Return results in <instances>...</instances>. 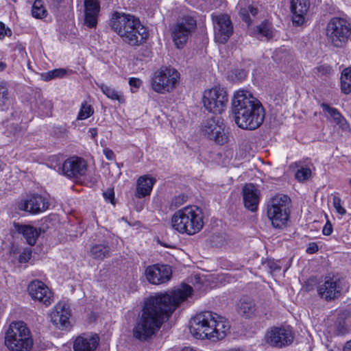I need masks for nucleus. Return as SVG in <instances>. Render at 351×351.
Segmentation results:
<instances>
[{
  "label": "nucleus",
  "instance_id": "3c124183",
  "mask_svg": "<svg viewBox=\"0 0 351 351\" xmlns=\"http://www.w3.org/2000/svg\"><path fill=\"white\" fill-rule=\"evenodd\" d=\"M332 232V226L329 221H327L325 226L323 228L322 233L324 235L329 236Z\"/></svg>",
  "mask_w": 351,
  "mask_h": 351
},
{
  "label": "nucleus",
  "instance_id": "f257e3e1",
  "mask_svg": "<svg viewBox=\"0 0 351 351\" xmlns=\"http://www.w3.org/2000/svg\"><path fill=\"white\" fill-rule=\"evenodd\" d=\"M192 292V287L184 284L171 291L149 297L132 328L133 337L141 342L150 340L165 320L181 302L191 295Z\"/></svg>",
  "mask_w": 351,
  "mask_h": 351
},
{
  "label": "nucleus",
  "instance_id": "5fc2aeb1",
  "mask_svg": "<svg viewBox=\"0 0 351 351\" xmlns=\"http://www.w3.org/2000/svg\"><path fill=\"white\" fill-rule=\"evenodd\" d=\"M88 132L93 138L97 135V130L95 128H90Z\"/></svg>",
  "mask_w": 351,
  "mask_h": 351
},
{
  "label": "nucleus",
  "instance_id": "f8f14e48",
  "mask_svg": "<svg viewBox=\"0 0 351 351\" xmlns=\"http://www.w3.org/2000/svg\"><path fill=\"white\" fill-rule=\"evenodd\" d=\"M225 123L220 117H213L205 120L202 125V132L204 136L219 145H225L229 141V134L225 131Z\"/></svg>",
  "mask_w": 351,
  "mask_h": 351
},
{
  "label": "nucleus",
  "instance_id": "a878e982",
  "mask_svg": "<svg viewBox=\"0 0 351 351\" xmlns=\"http://www.w3.org/2000/svg\"><path fill=\"white\" fill-rule=\"evenodd\" d=\"M156 180L148 175L142 176L136 181V187L134 195L137 198H143L149 196L152 191Z\"/></svg>",
  "mask_w": 351,
  "mask_h": 351
},
{
  "label": "nucleus",
  "instance_id": "2f4dec72",
  "mask_svg": "<svg viewBox=\"0 0 351 351\" xmlns=\"http://www.w3.org/2000/svg\"><path fill=\"white\" fill-rule=\"evenodd\" d=\"M99 87L107 97L112 100H117L120 103L125 101L124 97L114 88L104 84H100Z\"/></svg>",
  "mask_w": 351,
  "mask_h": 351
},
{
  "label": "nucleus",
  "instance_id": "37998d69",
  "mask_svg": "<svg viewBox=\"0 0 351 351\" xmlns=\"http://www.w3.org/2000/svg\"><path fill=\"white\" fill-rule=\"evenodd\" d=\"M341 91L345 94H349L351 93V82L349 80L341 82Z\"/></svg>",
  "mask_w": 351,
  "mask_h": 351
},
{
  "label": "nucleus",
  "instance_id": "a18cd8bd",
  "mask_svg": "<svg viewBox=\"0 0 351 351\" xmlns=\"http://www.w3.org/2000/svg\"><path fill=\"white\" fill-rule=\"evenodd\" d=\"M186 200V197L184 195H180L175 197L172 201V204L175 206H180L183 204Z\"/></svg>",
  "mask_w": 351,
  "mask_h": 351
},
{
  "label": "nucleus",
  "instance_id": "20e7f679",
  "mask_svg": "<svg viewBox=\"0 0 351 351\" xmlns=\"http://www.w3.org/2000/svg\"><path fill=\"white\" fill-rule=\"evenodd\" d=\"M230 326L223 317L212 311H202L195 315L190 322V332L197 339H206L211 341L223 339Z\"/></svg>",
  "mask_w": 351,
  "mask_h": 351
},
{
  "label": "nucleus",
  "instance_id": "c03bdc74",
  "mask_svg": "<svg viewBox=\"0 0 351 351\" xmlns=\"http://www.w3.org/2000/svg\"><path fill=\"white\" fill-rule=\"evenodd\" d=\"M129 84L132 87V92H135L132 88H138L142 84V81L139 78L131 77L129 79Z\"/></svg>",
  "mask_w": 351,
  "mask_h": 351
},
{
  "label": "nucleus",
  "instance_id": "7c9ffc66",
  "mask_svg": "<svg viewBox=\"0 0 351 351\" xmlns=\"http://www.w3.org/2000/svg\"><path fill=\"white\" fill-rule=\"evenodd\" d=\"M256 36L258 39L265 37L267 40L270 39L273 36L271 25L267 21H264L256 29Z\"/></svg>",
  "mask_w": 351,
  "mask_h": 351
},
{
  "label": "nucleus",
  "instance_id": "864d4df0",
  "mask_svg": "<svg viewBox=\"0 0 351 351\" xmlns=\"http://www.w3.org/2000/svg\"><path fill=\"white\" fill-rule=\"evenodd\" d=\"M15 49L18 50L19 52H21L22 56L23 55V53L26 54L25 47L21 44L16 45V46L15 47Z\"/></svg>",
  "mask_w": 351,
  "mask_h": 351
},
{
  "label": "nucleus",
  "instance_id": "09e8293b",
  "mask_svg": "<svg viewBox=\"0 0 351 351\" xmlns=\"http://www.w3.org/2000/svg\"><path fill=\"white\" fill-rule=\"evenodd\" d=\"M347 80H349V82H351V66L345 69L341 73V82Z\"/></svg>",
  "mask_w": 351,
  "mask_h": 351
},
{
  "label": "nucleus",
  "instance_id": "393cba45",
  "mask_svg": "<svg viewBox=\"0 0 351 351\" xmlns=\"http://www.w3.org/2000/svg\"><path fill=\"white\" fill-rule=\"evenodd\" d=\"M85 24L90 28L95 27L100 11L99 0H84Z\"/></svg>",
  "mask_w": 351,
  "mask_h": 351
},
{
  "label": "nucleus",
  "instance_id": "dca6fc26",
  "mask_svg": "<svg viewBox=\"0 0 351 351\" xmlns=\"http://www.w3.org/2000/svg\"><path fill=\"white\" fill-rule=\"evenodd\" d=\"M343 288L341 280L337 276H326L317 287L318 295L326 301H330L340 296Z\"/></svg>",
  "mask_w": 351,
  "mask_h": 351
},
{
  "label": "nucleus",
  "instance_id": "680f3d73",
  "mask_svg": "<svg viewBox=\"0 0 351 351\" xmlns=\"http://www.w3.org/2000/svg\"><path fill=\"white\" fill-rule=\"evenodd\" d=\"M350 185H351V178L350 179V181H349Z\"/></svg>",
  "mask_w": 351,
  "mask_h": 351
},
{
  "label": "nucleus",
  "instance_id": "c756f323",
  "mask_svg": "<svg viewBox=\"0 0 351 351\" xmlns=\"http://www.w3.org/2000/svg\"><path fill=\"white\" fill-rule=\"evenodd\" d=\"M14 96L10 92L7 84L0 82V111H7L14 103Z\"/></svg>",
  "mask_w": 351,
  "mask_h": 351
},
{
  "label": "nucleus",
  "instance_id": "f704fd0d",
  "mask_svg": "<svg viewBox=\"0 0 351 351\" xmlns=\"http://www.w3.org/2000/svg\"><path fill=\"white\" fill-rule=\"evenodd\" d=\"M47 10L43 6L42 0H36L32 5V14L34 18L43 19L47 16Z\"/></svg>",
  "mask_w": 351,
  "mask_h": 351
},
{
  "label": "nucleus",
  "instance_id": "1a4fd4ad",
  "mask_svg": "<svg viewBox=\"0 0 351 351\" xmlns=\"http://www.w3.org/2000/svg\"><path fill=\"white\" fill-rule=\"evenodd\" d=\"M180 73L171 67H162L156 71L152 79L151 86L154 91L165 94L172 91L178 82Z\"/></svg>",
  "mask_w": 351,
  "mask_h": 351
},
{
  "label": "nucleus",
  "instance_id": "c85d7f7f",
  "mask_svg": "<svg viewBox=\"0 0 351 351\" xmlns=\"http://www.w3.org/2000/svg\"><path fill=\"white\" fill-rule=\"evenodd\" d=\"M110 247L106 241L100 243H93L89 251L88 254L95 260H103L110 256Z\"/></svg>",
  "mask_w": 351,
  "mask_h": 351
},
{
  "label": "nucleus",
  "instance_id": "603ef678",
  "mask_svg": "<svg viewBox=\"0 0 351 351\" xmlns=\"http://www.w3.org/2000/svg\"><path fill=\"white\" fill-rule=\"evenodd\" d=\"M104 154L105 155L106 158L108 159V160H112L114 158V152L108 149V148H105L104 149Z\"/></svg>",
  "mask_w": 351,
  "mask_h": 351
},
{
  "label": "nucleus",
  "instance_id": "ddd939ff",
  "mask_svg": "<svg viewBox=\"0 0 351 351\" xmlns=\"http://www.w3.org/2000/svg\"><path fill=\"white\" fill-rule=\"evenodd\" d=\"M196 27L195 19L190 16H184L178 21L172 29L173 41L177 48L180 49L184 46Z\"/></svg>",
  "mask_w": 351,
  "mask_h": 351
},
{
  "label": "nucleus",
  "instance_id": "473e14b6",
  "mask_svg": "<svg viewBox=\"0 0 351 351\" xmlns=\"http://www.w3.org/2000/svg\"><path fill=\"white\" fill-rule=\"evenodd\" d=\"M298 170L295 172V179L300 182H304L308 180L311 176V170L306 166L301 165V162L295 163Z\"/></svg>",
  "mask_w": 351,
  "mask_h": 351
},
{
  "label": "nucleus",
  "instance_id": "9b49d317",
  "mask_svg": "<svg viewBox=\"0 0 351 351\" xmlns=\"http://www.w3.org/2000/svg\"><path fill=\"white\" fill-rule=\"evenodd\" d=\"M202 100L204 108L213 114L222 113L226 108L228 101L226 90L219 86L206 90Z\"/></svg>",
  "mask_w": 351,
  "mask_h": 351
},
{
  "label": "nucleus",
  "instance_id": "13d9d810",
  "mask_svg": "<svg viewBox=\"0 0 351 351\" xmlns=\"http://www.w3.org/2000/svg\"><path fill=\"white\" fill-rule=\"evenodd\" d=\"M181 351H197L191 347H185Z\"/></svg>",
  "mask_w": 351,
  "mask_h": 351
},
{
  "label": "nucleus",
  "instance_id": "cd10ccee",
  "mask_svg": "<svg viewBox=\"0 0 351 351\" xmlns=\"http://www.w3.org/2000/svg\"><path fill=\"white\" fill-rule=\"evenodd\" d=\"M16 231L21 234L25 239L27 243L30 245H34L40 234V230L29 225H22L18 223H14Z\"/></svg>",
  "mask_w": 351,
  "mask_h": 351
},
{
  "label": "nucleus",
  "instance_id": "052dcab7",
  "mask_svg": "<svg viewBox=\"0 0 351 351\" xmlns=\"http://www.w3.org/2000/svg\"><path fill=\"white\" fill-rule=\"evenodd\" d=\"M239 74L241 75V77H244L245 76V74L243 71H241Z\"/></svg>",
  "mask_w": 351,
  "mask_h": 351
},
{
  "label": "nucleus",
  "instance_id": "0eeeda50",
  "mask_svg": "<svg viewBox=\"0 0 351 351\" xmlns=\"http://www.w3.org/2000/svg\"><path fill=\"white\" fill-rule=\"evenodd\" d=\"M5 345L11 351H29L33 346L31 332L23 322H12L5 333Z\"/></svg>",
  "mask_w": 351,
  "mask_h": 351
},
{
  "label": "nucleus",
  "instance_id": "bb28decb",
  "mask_svg": "<svg viewBox=\"0 0 351 351\" xmlns=\"http://www.w3.org/2000/svg\"><path fill=\"white\" fill-rule=\"evenodd\" d=\"M237 311L245 318H252L256 315V304L250 298L242 297L237 303Z\"/></svg>",
  "mask_w": 351,
  "mask_h": 351
},
{
  "label": "nucleus",
  "instance_id": "a211bd4d",
  "mask_svg": "<svg viewBox=\"0 0 351 351\" xmlns=\"http://www.w3.org/2000/svg\"><path fill=\"white\" fill-rule=\"evenodd\" d=\"M31 298L38 300L45 306H49L53 302V295L48 287L40 280L32 281L27 287Z\"/></svg>",
  "mask_w": 351,
  "mask_h": 351
},
{
  "label": "nucleus",
  "instance_id": "6e6552de",
  "mask_svg": "<svg viewBox=\"0 0 351 351\" xmlns=\"http://www.w3.org/2000/svg\"><path fill=\"white\" fill-rule=\"evenodd\" d=\"M291 199L289 196L278 194L268 202L267 213L274 228H285L289 219Z\"/></svg>",
  "mask_w": 351,
  "mask_h": 351
},
{
  "label": "nucleus",
  "instance_id": "6e6d98bb",
  "mask_svg": "<svg viewBox=\"0 0 351 351\" xmlns=\"http://www.w3.org/2000/svg\"><path fill=\"white\" fill-rule=\"evenodd\" d=\"M343 351H351V340L346 343L343 348Z\"/></svg>",
  "mask_w": 351,
  "mask_h": 351
},
{
  "label": "nucleus",
  "instance_id": "58836bf2",
  "mask_svg": "<svg viewBox=\"0 0 351 351\" xmlns=\"http://www.w3.org/2000/svg\"><path fill=\"white\" fill-rule=\"evenodd\" d=\"M332 204L339 215H343L346 213V210L341 206V200L339 197L335 196L333 197Z\"/></svg>",
  "mask_w": 351,
  "mask_h": 351
},
{
  "label": "nucleus",
  "instance_id": "aec40b11",
  "mask_svg": "<svg viewBox=\"0 0 351 351\" xmlns=\"http://www.w3.org/2000/svg\"><path fill=\"white\" fill-rule=\"evenodd\" d=\"M71 311L64 302L58 303L50 314L51 322L59 329H64L71 326Z\"/></svg>",
  "mask_w": 351,
  "mask_h": 351
},
{
  "label": "nucleus",
  "instance_id": "a19ab883",
  "mask_svg": "<svg viewBox=\"0 0 351 351\" xmlns=\"http://www.w3.org/2000/svg\"><path fill=\"white\" fill-rule=\"evenodd\" d=\"M32 250L30 249L25 250L19 257L20 263H27L31 258Z\"/></svg>",
  "mask_w": 351,
  "mask_h": 351
},
{
  "label": "nucleus",
  "instance_id": "4d7b16f0",
  "mask_svg": "<svg viewBox=\"0 0 351 351\" xmlns=\"http://www.w3.org/2000/svg\"><path fill=\"white\" fill-rule=\"evenodd\" d=\"M6 68V64L3 62H0V71H3Z\"/></svg>",
  "mask_w": 351,
  "mask_h": 351
},
{
  "label": "nucleus",
  "instance_id": "ea45409f",
  "mask_svg": "<svg viewBox=\"0 0 351 351\" xmlns=\"http://www.w3.org/2000/svg\"><path fill=\"white\" fill-rule=\"evenodd\" d=\"M336 327L337 335H343L347 332L346 322L342 319L337 321Z\"/></svg>",
  "mask_w": 351,
  "mask_h": 351
},
{
  "label": "nucleus",
  "instance_id": "79ce46f5",
  "mask_svg": "<svg viewBox=\"0 0 351 351\" xmlns=\"http://www.w3.org/2000/svg\"><path fill=\"white\" fill-rule=\"evenodd\" d=\"M318 73L322 75H329L332 73V67L328 65H321L316 68Z\"/></svg>",
  "mask_w": 351,
  "mask_h": 351
},
{
  "label": "nucleus",
  "instance_id": "de8ad7c7",
  "mask_svg": "<svg viewBox=\"0 0 351 351\" xmlns=\"http://www.w3.org/2000/svg\"><path fill=\"white\" fill-rule=\"evenodd\" d=\"M12 31L9 28H5V25L0 22V38H3L5 36H11Z\"/></svg>",
  "mask_w": 351,
  "mask_h": 351
},
{
  "label": "nucleus",
  "instance_id": "5701e85b",
  "mask_svg": "<svg viewBox=\"0 0 351 351\" xmlns=\"http://www.w3.org/2000/svg\"><path fill=\"white\" fill-rule=\"evenodd\" d=\"M99 338L96 334H82L73 342L74 351H93L98 346Z\"/></svg>",
  "mask_w": 351,
  "mask_h": 351
},
{
  "label": "nucleus",
  "instance_id": "c9c22d12",
  "mask_svg": "<svg viewBox=\"0 0 351 351\" xmlns=\"http://www.w3.org/2000/svg\"><path fill=\"white\" fill-rule=\"evenodd\" d=\"M258 13V9L253 6H248L247 8H241L239 11V14L243 19L247 25H250L252 23V20L250 17V14L252 16H255Z\"/></svg>",
  "mask_w": 351,
  "mask_h": 351
},
{
  "label": "nucleus",
  "instance_id": "4468645a",
  "mask_svg": "<svg viewBox=\"0 0 351 351\" xmlns=\"http://www.w3.org/2000/svg\"><path fill=\"white\" fill-rule=\"evenodd\" d=\"M215 40L220 44L227 43L233 34V24L229 15L226 14H212Z\"/></svg>",
  "mask_w": 351,
  "mask_h": 351
},
{
  "label": "nucleus",
  "instance_id": "9d476101",
  "mask_svg": "<svg viewBox=\"0 0 351 351\" xmlns=\"http://www.w3.org/2000/svg\"><path fill=\"white\" fill-rule=\"evenodd\" d=\"M326 36L334 46L340 47L346 43L351 34L349 23L342 18L334 17L327 24Z\"/></svg>",
  "mask_w": 351,
  "mask_h": 351
},
{
  "label": "nucleus",
  "instance_id": "e433bc0d",
  "mask_svg": "<svg viewBox=\"0 0 351 351\" xmlns=\"http://www.w3.org/2000/svg\"><path fill=\"white\" fill-rule=\"evenodd\" d=\"M94 113V109L91 105L88 104L86 101H83L81 104L80 112L77 114V120H84L92 116Z\"/></svg>",
  "mask_w": 351,
  "mask_h": 351
},
{
  "label": "nucleus",
  "instance_id": "7ed1b4c3",
  "mask_svg": "<svg viewBox=\"0 0 351 351\" xmlns=\"http://www.w3.org/2000/svg\"><path fill=\"white\" fill-rule=\"evenodd\" d=\"M230 326L223 317L212 311H202L195 315L190 322V332L197 339H206L211 341L223 339Z\"/></svg>",
  "mask_w": 351,
  "mask_h": 351
},
{
  "label": "nucleus",
  "instance_id": "b1692460",
  "mask_svg": "<svg viewBox=\"0 0 351 351\" xmlns=\"http://www.w3.org/2000/svg\"><path fill=\"white\" fill-rule=\"evenodd\" d=\"M291 12L293 14L292 22L295 26H300L304 22L305 15L309 8L308 0H290Z\"/></svg>",
  "mask_w": 351,
  "mask_h": 351
},
{
  "label": "nucleus",
  "instance_id": "72a5a7b5",
  "mask_svg": "<svg viewBox=\"0 0 351 351\" xmlns=\"http://www.w3.org/2000/svg\"><path fill=\"white\" fill-rule=\"evenodd\" d=\"M322 108L324 111L327 112L330 114L337 125H341L342 122L345 121L343 117L337 108L330 107L328 104L324 103L322 104Z\"/></svg>",
  "mask_w": 351,
  "mask_h": 351
},
{
  "label": "nucleus",
  "instance_id": "6ab92c4d",
  "mask_svg": "<svg viewBox=\"0 0 351 351\" xmlns=\"http://www.w3.org/2000/svg\"><path fill=\"white\" fill-rule=\"evenodd\" d=\"M87 169L86 161L80 157L73 156L66 159L62 167V174L71 178H78L85 174Z\"/></svg>",
  "mask_w": 351,
  "mask_h": 351
},
{
  "label": "nucleus",
  "instance_id": "4be33fe9",
  "mask_svg": "<svg viewBox=\"0 0 351 351\" xmlns=\"http://www.w3.org/2000/svg\"><path fill=\"white\" fill-rule=\"evenodd\" d=\"M244 206L247 210L254 212L257 210L260 200V191L253 184H246L242 189Z\"/></svg>",
  "mask_w": 351,
  "mask_h": 351
},
{
  "label": "nucleus",
  "instance_id": "f3484780",
  "mask_svg": "<svg viewBox=\"0 0 351 351\" xmlns=\"http://www.w3.org/2000/svg\"><path fill=\"white\" fill-rule=\"evenodd\" d=\"M172 271L167 265L156 264L148 266L145 269L147 280L153 285H160L169 281L171 277Z\"/></svg>",
  "mask_w": 351,
  "mask_h": 351
},
{
  "label": "nucleus",
  "instance_id": "39448f33",
  "mask_svg": "<svg viewBox=\"0 0 351 351\" xmlns=\"http://www.w3.org/2000/svg\"><path fill=\"white\" fill-rule=\"evenodd\" d=\"M110 27L122 40L131 46L142 45L148 38L146 28L138 19L130 14L115 12L110 21Z\"/></svg>",
  "mask_w": 351,
  "mask_h": 351
},
{
  "label": "nucleus",
  "instance_id": "49530a36",
  "mask_svg": "<svg viewBox=\"0 0 351 351\" xmlns=\"http://www.w3.org/2000/svg\"><path fill=\"white\" fill-rule=\"evenodd\" d=\"M104 197L106 200L110 201L112 204H114V190L113 189H108L106 191L103 193Z\"/></svg>",
  "mask_w": 351,
  "mask_h": 351
},
{
  "label": "nucleus",
  "instance_id": "4c0bfd02",
  "mask_svg": "<svg viewBox=\"0 0 351 351\" xmlns=\"http://www.w3.org/2000/svg\"><path fill=\"white\" fill-rule=\"evenodd\" d=\"M66 70L64 69H56L47 73H42L41 77L45 81H49L52 79L62 77L66 75Z\"/></svg>",
  "mask_w": 351,
  "mask_h": 351
},
{
  "label": "nucleus",
  "instance_id": "bf43d9fd",
  "mask_svg": "<svg viewBox=\"0 0 351 351\" xmlns=\"http://www.w3.org/2000/svg\"><path fill=\"white\" fill-rule=\"evenodd\" d=\"M46 105L49 109H51L52 108V104H51V101H47Z\"/></svg>",
  "mask_w": 351,
  "mask_h": 351
},
{
  "label": "nucleus",
  "instance_id": "412c9836",
  "mask_svg": "<svg viewBox=\"0 0 351 351\" xmlns=\"http://www.w3.org/2000/svg\"><path fill=\"white\" fill-rule=\"evenodd\" d=\"M49 203L40 195H33L19 204V208L32 214H37L48 208Z\"/></svg>",
  "mask_w": 351,
  "mask_h": 351
},
{
  "label": "nucleus",
  "instance_id": "2eb2a0df",
  "mask_svg": "<svg viewBox=\"0 0 351 351\" xmlns=\"http://www.w3.org/2000/svg\"><path fill=\"white\" fill-rule=\"evenodd\" d=\"M265 339L270 346L280 348L290 345L294 336L289 326L271 327L267 331Z\"/></svg>",
  "mask_w": 351,
  "mask_h": 351
},
{
  "label": "nucleus",
  "instance_id": "8fccbe9b",
  "mask_svg": "<svg viewBox=\"0 0 351 351\" xmlns=\"http://www.w3.org/2000/svg\"><path fill=\"white\" fill-rule=\"evenodd\" d=\"M319 250L318 245L316 243H310L306 250L307 254H313L316 253Z\"/></svg>",
  "mask_w": 351,
  "mask_h": 351
},
{
  "label": "nucleus",
  "instance_id": "f03ea898",
  "mask_svg": "<svg viewBox=\"0 0 351 351\" xmlns=\"http://www.w3.org/2000/svg\"><path fill=\"white\" fill-rule=\"evenodd\" d=\"M232 110L235 123L240 128L255 130L260 127L265 119V110L261 102L245 90L235 93L232 99Z\"/></svg>",
  "mask_w": 351,
  "mask_h": 351
},
{
  "label": "nucleus",
  "instance_id": "423d86ee",
  "mask_svg": "<svg viewBox=\"0 0 351 351\" xmlns=\"http://www.w3.org/2000/svg\"><path fill=\"white\" fill-rule=\"evenodd\" d=\"M171 223L172 228L179 233L194 235L204 226V214L197 206H185L173 215Z\"/></svg>",
  "mask_w": 351,
  "mask_h": 351
}]
</instances>
